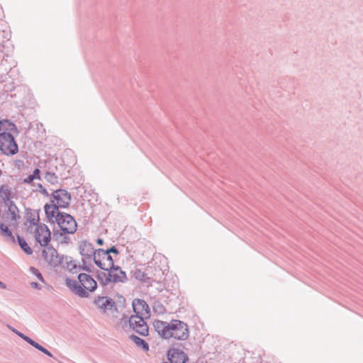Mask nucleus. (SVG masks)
<instances>
[{
    "instance_id": "nucleus-1",
    "label": "nucleus",
    "mask_w": 363,
    "mask_h": 363,
    "mask_svg": "<svg viewBox=\"0 0 363 363\" xmlns=\"http://www.w3.org/2000/svg\"><path fill=\"white\" fill-rule=\"evenodd\" d=\"M153 326L156 331L164 338L186 340L189 335L188 325L179 320H172L169 323L155 320Z\"/></svg>"
},
{
    "instance_id": "nucleus-2",
    "label": "nucleus",
    "mask_w": 363,
    "mask_h": 363,
    "mask_svg": "<svg viewBox=\"0 0 363 363\" xmlns=\"http://www.w3.org/2000/svg\"><path fill=\"white\" fill-rule=\"evenodd\" d=\"M79 282L67 278L65 284L74 293L81 297H87L89 292L94 291L97 287L96 281L89 275L82 273L78 275Z\"/></svg>"
},
{
    "instance_id": "nucleus-3",
    "label": "nucleus",
    "mask_w": 363,
    "mask_h": 363,
    "mask_svg": "<svg viewBox=\"0 0 363 363\" xmlns=\"http://www.w3.org/2000/svg\"><path fill=\"white\" fill-rule=\"evenodd\" d=\"M118 251L115 247L104 250L99 249L94 252L95 264L104 270L108 271L113 267V259L118 256Z\"/></svg>"
},
{
    "instance_id": "nucleus-4",
    "label": "nucleus",
    "mask_w": 363,
    "mask_h": 363,
    "mask_svg": "<svg viewBox=\"0 0 363 363\" xmlns=\"http://www.w3.org/2000/svg\"><path fill=\"white\" fill-rule=\"evenodd\" d=\"M33 233L35 240L41 246L46 247L51 240V232L45 224L34 225Z\"/></svg>"
},
{
    "instance_id": "nucleus-5",
    "label": "nucleus",
    "mask_w": 363,
    "mask_h": 363,
    "mask_svg": "<svg viewBox=\"0 0 363 363\" xmlns=\"http://www.w3.org/2000/svg\"><path fill=\"white\" fill-rule=\"evenodd\" d=\"M56 222L61 230L65 233L72 234L77 230V223L73 217L69 214H57Z\"/></svg>"
},
{
    "instance_id": "nucleus-6",
    "label": "nucleus",
    "mask_w": 363,
    "mask_h": 363,
    "mask_svg": "<svg viewBox=\"0 0 363 363\" xmlns=\"http://www.w3.org/2000/svg\"><path fill=\"white\" fill-rule=\"evenodd\" d=\"M0 150L8 155H14L18 152V145L11 134L9 133L0 134Z\"/></svg>"
},
{
    "instance_id": "nucleus-7",
    "label": "nucleus",
    "mask_w": 363,
    "mask_h": 363,
    "mask_svg": "<svg viewBox=\"0 0 363 363\" xmlns=\"http://www.w3.org/2000/svg\"><path fill=\"white\" fill-rule=\"evenodd\" d=\"M71 200L70 195L64 189L55 191L52 195V203L57 207L66 208Z\"/></svg>"
},
{
    "instance_id": "nucleus-8",
    "label": "nucleus",
    "mask_w": 363,
    "mask_h": 363,
    "mask_svg": "<svg viewBox=\"0 0 363 363\" xmlns=\"http://www.w3.org/2000/svg\"><path fill=\"white\" fill-rule=\"evenodd\" d=\"M143 318V316L140 315H132L130 318L129 322L130 325L134 330L141 335L145 336L148 334V327Z\"/></svg>"
},
{
    "instance_id": "nucleus-9",
    "label": "nucleus",
    "mask_w": 363,
    "mask_h": 363,
    "mask_svg": "<svg viewBox=\"0 0 363 363\" xmlns=\"http://www.w3.org/2000/svg\"><path fill=\"white\" fill-rule=\"evenodd\" d=\"M5 205L8 207V211L4 213V218L10 226L15 225L21 217L19 210L13 202Z\"/></svg>"
},
{
    "instance_id": "nucleus-10",
    "label": "nucleus",
    "mask_w": 363,
    "mask_h": 363,
    "mask_svg": "<svg viewBox=\"0 0 363 363\" xmlns=\"http://www.w3.org/2000/svg\"><path fill=\"white\" fill-rule=\"evenodd\" d=\"M42 257L44 261L50 266H56L60 259L57 251L52 247H45L42 251Z\"/></svg>"
},
{
    "instance_id": "nucleus-11",
    "label": "nucleus",
    "mask_w": 363,
    "mask_h": 363,
    "mask_svg": "<svg viewBox=\"0 0 363 363\" xmlns=\"http://www.w3.org/2000/svg\"><path fill=\"white\" fill-rule=\"evenodd\" d=\"M132 306L135 315L148 317L150 315V308L147 303L142 299L135 298L133 301Z\"/></svg>"
},
{
    "instance_id": "nucleus-12",
    "label": "nucleus",
    "mask_w": 363,
    "mask_h": 363,
    "mask_svg": "<svg viewBox=\"0 0 363 363\" xmlns=\"http://www.w3.org/2000/svg\"><path fill=\"white\" fill-rule=\"evenodd\" d=\"M107 281L111 282H124L126 280L125 273L119 267H114L108 269Z\"/></svg>"
},
{
    "instance_id": "nucleus-13",
    "label": "nucleus",
    "mask_w": 363,
    "mask_h": 363,
    "mask_svg": "<svg viewBox=\"0 0 363 363\" xmlns=\"http://www.w3.org/2000/svg\"><path fill=\"white\" fill-rule=\"evenodd\" d=\"M16 197V194L12 191L11 186L8 184H1L0 186V199L4 204L13 202L12 200Z\"/></svg>"
},
{
    "instance_id": "nucleus-14",
    "label": "nucleus",
    "mask_w": 363,
    "mask_h": 363,
    "mask_svg": "<svg viewBox=\"0 0 363 363\" xmlns=\"http://www.w3.org/2000/svg\"><path fill=\"white\" fill-rule=\"evenodd\" d=\"M168 359L170 363H186L188 359L184 352L177 349L168 352Z\"/></svg>"
},
{
    "instance_id": "nucleus-15",
    "label": "nucleus",
    "mask_w": 363,
    "mask_h": 363,
    "mask_svg": "<svg viewBox=\"0 0 363 363\" xmlns=\"http://www.w3.org/2000/svg\"><path fill=\"white\" fill-rule=\"evenodd\" d=\"M60 207H57L54 203L52 205L45 204V213L46 214V216L48 219L50 221L54 222L56 221V217L57 214H60L57 212V209Z\"/></svg>"
},
{
    "instance_id": "nucleus-16",
    "label": "nucleus",
    "mask_w": 363,
    "mask_h": 363,
    "mask_svg": "<svg viewBox=\"0 0 363 363\" xmlns=\"http://www.w3.org/2000/svg\"><path fill=\"white\" fill-rule=\"evenodd\" d=\"M96 303L98 306L104 309H111L113 307L114 302L112 299L107 297H100L98 298Z\"/></svg>"
},
{
    "instance_id": "nucleus-17",
    "label": "nucleus",
    "mask_w": 363,
    "mask_h": 363,
    "mask_svg": "<svg viewBox=\"0 0 363 363\" xmlns=\"http://www.w3.org/2000/svg\"><path fill=\"white\" fill-rule=\"evenodd\" d=\"M80 252L83 255H90L92 253L94 254L95 251L91 243L84 242L80 246Z\"/></svg>"
},
{
    "instance_id": "nucleus-18",
    "label": "nucleus",
    "mask_w": 363,
    "mask_h": 363,
    "mask_svg": "<svg viewBox=\"0 0 363 363\" xmlns=\"http://www.w3.org/2000/svg\"><path fill=\"white\" fill-rule=\"evenodd\" d=\"M40 179V172L38 169H35L32 174L28 176L23 179V183L30 184L32 183L35 179Z\"/></svg>"
},
{
    "instance_id": "nucleus-19",
    "label": "nucleus",
    "mask_w": 363,
    "mask_h": 363,
    "mask_svg": "<svg viewBox=\"0 0 363 363\" xmlns=\"http://www.w3.org/2000/svg\"><path fill=\"white\" fill-rule=\"evenodd\" d=\"M18 241L19 245L26 253H27L28 255H30L32 253L31 248L29 247V245L23 238L18 237Z\"/></svg>"
},
{
    "instance_id": "nucleus-20",
    "label": "nucleus",
    "mask_w": 363,
    "mask_h": 363,
    "mask_svg": "<svg viewBox=\"0 0 363 363\" xmlns=\"http://www.w3.org/2000/svg\"><path fill=\"white\" fill-rule=\"evenodd\" d=\"M45 179L52 184H56L58 182V177L55 173L50 171L46 172Z\"/></svg>"
},
{
    "instance_id": "nucleus-21",
    "label": "nucleus",
    "mask_w": 363,
    "mask_h": 363,
    "mask_svg": "<svg viewBox=\"0 0 363 363\" xmlns=\"http://www.w3.org/2000/svg\"><path fill=\"white\" fill-rule=\"evenodd\" d=\"M0 233L6 237H12V233L9 228L4 223L0 222Z\"/></svg>"
},
{
    "instance_id": "nucleus-22",
    "label": "nucleus",
    "mask_w": 363,
    "mask_h": 363,
    "mask_svg": "<svg viewBox=\"0 0 363 363\" xmlns=\"http://www.w3.org/2000/svg\"><path fill=\"white\" fill-rule=\"evenodd\" d=\"M134 277L135 279L140 281H146L148 279L147 274L140 269H137L135 271Z\"/></svg>"
},
{
    "instance_id": "nucleus-23",
    "label": "nucleus",
    "mask_w": 363,
    "mask_h": 363,
    "mask_svg": "<svg viewBox=\"0 0 363 363\" xmlns=\"http://www.w3.org/2000/svg\"><path fill=\"white\" fill-rule=\"evenodd\" d=\"M133 340L138 346H141L145 351L148 350V345L143 339L138 337H133Z\"/></svg>"
},
{
    "instance_id": "nucleus-24",
    "label": "nucleus",
    "mask_w": 363,
    "mask_h": 363,
    "mask_svg": "<svg viewBox=\"0 0 363 363\" xmlns=\"http://www.w3.org/2000/svg\"><path fill=\"white\" fill-rule=\"evenodd\" d=\"M34 347L47 354L48 356L52 357V354L47 349L39 345L38 342L35 345Z\"/></svg>"
},
{
    "instance_id": "nucleus-25",
    "label": "nucleus",
    "mask_w": 363,
    "mask_h": 363,
    "mask_svg": "<svg viewBox=\"0 0 363 363\" xmlns=\"http://www.w3.org/2000/svg\"><path fill=\"white\" fill-rule=\"evenodd\" d=\"M18 335L21 337L24 340H26L27 342L30 344L32 346H35V345L37 343L36 342L33 341L32 339L28 337V336L24 335L22 333H18Z\"/></svg>"
},
{
    "instance_id": "nucleus-26",
    "label": "nucleus",
    "mask_w": 363,
    "mask_h": 363,
    "mask_svg": "<svg viewBox=\"0 0 363 363\" xmlns=\"http://www.w3.org/2000/svg\"><path fill=\"white\" fill-rule=\"evenodd\" d=\"M30 269L40 280L43 281V277L41 274L36 269L32 267Z\"/></svg>"
},
{
    "instance_id": "nucleus-27",
    "label": "nucleus",
    "mask_w": 363,
    "mask_h": 363,
    "mask_svg": "<svg viewBox=\"0 0 363 363\" xmlns=\"http://www.w3.org/2000/svg\"><path fill=\"white\" fill-rule=\"evenodd\" d=\"M38 187H39V189H40L39 191H40V193H42V194H44V195H46V196H48V191H46V189H44V188L42 186V185H41V184H39V185H38Z\"/></svg>"
},
{
    "instance_id": "nucleus-28",
    "label": "nucleus",
    "mask_w": 363,
    "mask_h": 363,
    "mask_svg": "<svg viewBox=\"0 0 363 363\" xmlns=\"http://www.w3.org/2000/svg\"><path fill=\"white\" fill-rule=\"evenodd\" d=\"M96 243L99 245H102L104 243V240L101 238H98L96 240Z\"/></svg>"
},
{
    "instance_id": "nucleus-29",
    "label": "nucleus",
    "mask_w": 363,
    "mask_h": 363,
    "mask_svg": "<svg viewBox=\"0 0 363 363\" xmlns=\"http://www.w3.org/2000/svg\"><path fill=\"white\" fill-rule=\"evenodd\" d=\"M31 286L34 288H38V284L35 283V282H31L30 283Z\"/></svg>"
},
{
    "instance_id": "nucleus-30",
    "label": "nucleus",
    "mask_w": 363,
    "mask_h": 363,
    "mask_svg": "<svg viewBox=\"0 0 363 363\" xmlns=\"http://www.w3.org/2000/svg\"><path fill=\"white\" fill-rule=\"evenodd\" d=\"M0 286L3 289H5L6 288V286L4 283H2L1 281H0Z\"/></svg>"
},
{
    "instance_id": "nucleus-31",
    "label": "nucleus",
    "mask_w": 363,
    "mask_h": 363,
    "mask_svg": "<svg viewBox=\"0 0 363 363\" xmlns=\"http://www.w3.org/2000/svg\"><path fill=\"white\" fill-rule=\"evenodd\" d=\"M2 175V171L0 169V177H1Z\"/></svg>"
}]
</instances>
